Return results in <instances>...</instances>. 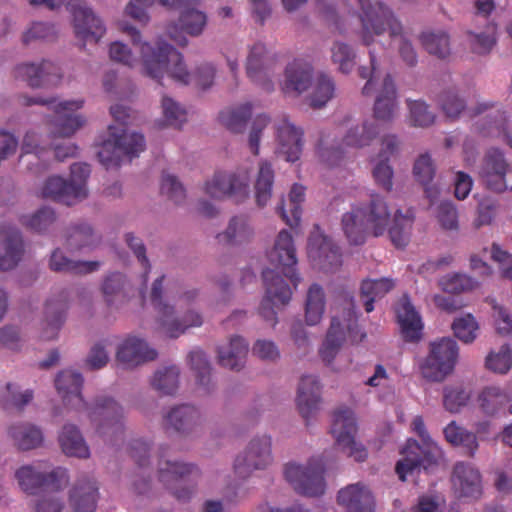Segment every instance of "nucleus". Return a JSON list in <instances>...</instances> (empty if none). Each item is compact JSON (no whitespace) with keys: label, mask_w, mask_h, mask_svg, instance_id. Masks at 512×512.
<instances>
[{"label":"nucleus","mask_w":512,"mask_h":512,"mask_svg":"<svg viewBox=\"0 0 512 512\" xmlns=\"http://www.w3.org/2000/svg\"><path fill=\"white\" fill-rule=\"evenodd\" d=\"M202 423L201 412L192 405H180L170 409L164 416V425L178 432L190 433Z\"/></svg>","instance_id":"36"},{"label":"nucleus","mask_w":512,"mask_h":512,"mask_svg":"<svg viewBox=\"0 0 512 512\" xmlns=\"http://www.w3.org/2000/svg\"><path fill=\"white\" fill-rule=\"evenodd\" d=\"M14 77L26 81L31 87L57 85L63 74L54 62L43 60L40 63H21L14 69Z\"/></svg>","instance_id":"24"},{"label":"nucleus","mask_w":512,"mask_h":512,"mask_svg":"<svg viewBox=\"0 0 512 512\" xmlns=\"http://www.w3.org/2000/svg\"><path fill=\"white\" fill-rule=\"evenodd\" d=\"M262 276L266 293L260 304L259 313L266 321L275 325L277 322L275 308L288 304L292 291L276 271L266 269L263 271Z\"/></svg>","instance_id":"19"},{"label":"nucleus","mask_w":512,"mask_h":512,"mask_svg":"<svg viewBox=\"0 0 512 512\" xmlns=\"http://www.w3.org/2000/svg\"><path fill=\"white\" fill-rule=\"evenodd\" d=\"M478 402L482 412L488 416L505 414L506 407L508 408L507 414L512 415L511 399L499 387L490 386L483 389L478 397Z\"/></svg>","instance_id":"41"},{"label":"nucleus","mask_w":512,"mask_h":512,"mask_svg":"<svg viewBox=\"0 0 512 512\" xmlns=\"http://www.w3.org/2000/svg\"><path fill=\"white\" fill-rule=\"evenodd\" d=\"M440 287L447 293H461L472 291L479 286V283L466 274H447L439 281Z\"/></svg>","instance_id":"62"},{"label":"nucleus","mask_w":512,"mask_h":512,"mask_svg":"<svg viewBox=\"0 0 512 512\" xmlns=\"http://www.w3.org/2000/svg\"><path fill=\"white\" fill-rule=\"evenodd\" d=\"M191 369L195 372L197 383L205 392L211 387V366L206 354L201 350H193L189 354Z\"/></svg>","instance_id":"60"},{"label":"nucleus","mask_w":512,"mask_h":512,"mask_svg":"<svg viewBox=\"0 0 512 512\" xmlns=\"http://www.w3.org/2000/svg\"><path fill=\"white\" fill-rule=\"evenodd\" d=\"M68 295L65 291L51 295L44 304L43 315L39 322L40 338L56 339L66 320Z\"/></svg>","instance_id":"22"},{"label":"nucleus","mask_w":512,"mask_h":512,"mask_svg":"<svg viewBox=\"0 0 512 512\" xmlns=\"http://www.w3.org/2000/svg\"><path fill=\"white\" fill-rule=\"evenodd\" d=\"M325 310V295L321 286L313 284L310 286L305 303V320L310 326L318 324Z\"/></svg>","instance_id":"52"},{"label":"nucleus","mask_w":512,"mask_h":512,"mask_svg":"<svg viewBox=\"0 0 512 512\" xmlns=\"http://www.w3.org/2000/svg\"><path fill=\"white\" fill-rule=\"evenodd\" d=\"M145 148L142 134L128 132L123 128L109 126L107 137L103 140L98 151L99 161L107 168L118 167L136 157Z\"/></svg>","instance_id":"9"},{"label":"nucleus","mask_w":512,"mask_h":512,"mask_svg":"<svg viewBox=\"0 0 512 512\" xmlns=\"http://www.w3.org/2000/svg\"><path fill=\"white\" fill-rule=\"evenodd\" d=\"M395 311L403 338L411 342L419 340L424 325L421 316L406 295L399 299Z\"/></svg>","instance_id":"33"},{"label":"nucleus","mask_w":512,"mask_h":512,"mask_svg":"<svg viewBox=\"0 0 512 512\" xmlns=\"http://www.w3.org/2000/svg\"><path fill=\"white\" fill-rule=\"evenodd\" d=\"M330 53L332 63L341 73L349 74L353 71L357 55L351 45L343 41H335L330 48Z\"/></svg>","instance_id":"58"},{"label":"nucleus","mask_w":512,"mask_h":512,"mask_svg":"<svg viewBox=\"0 0 512 512\" xmlns=\"http://www.w3.org/2000/svg\"><path fill=\"white\" fill-rule=\"evenodd\" d=\"M204 193L214 200L233 199L243 202L250 195V171L239 167L235 171H216L203 185Z\"/></svg>","instance_id":"12"},{"label":"nucleus","mask_w":512,"mask_h":512,"mask_svg":"<svg viewBox=\"0 0 512 512\" xmlns=\"http://www.w3.org/2000/svg\"><path fill=\"white\" fill-rule=\"evenodd\" d=\"M275 55L272 54L263 43H255L250 47L246 61V72L248 77L263 85L266 90L272 89L271 82H264L270 67L275 63Z\"/></svg>","instance_id":"32"},{"label":"nucleus","mask_w":512,"mask_h":512,"mask_svg":"<svg viewBox=\"0 0 512 512\" xmlns=\"http://www.w3.org/2000/svg\"><path fill=\"white\" fill-rule=\"evenodd\" d=\"M443 434L447 442L453 446L463 447L470 456H474L478 450L479 443L476 434L458 425L455 421H451L445 426Z\"/></svg>","instance_id":"48"},{"label":"nucleus","mask_w":512,"mask_h":512,"mask_svg":"<svg viewBox=\"0 0 512 512\" xmlns=\"http://www.w3.org/2000/svg\"><path fill=\"white\" fill-rule=\"evenodd\" d=\"M32 5H44L50 9L61 6L66 0H29ZM67 8L72 15L74 32L77 38L98 42L105 34L102 20L94 14L82 0H67Z\"/></svg>","instance_id":"13"},{"label":"nucleus","mask_w":512,"mask_h":512,"mask_svg":"<svg viewBox=\"0 0 512 512\" xmlns=\"http://www.w3.org/2000/svg\"><path fill=\"white\" fill-rule=\"evenodd\" d=\"M379 135L378 124L371 119L353 123L343 137V144L352 148L370 146Z\"/></svg>","instance_id":"40"},{"label":"nucleus","mask_w":512,"mask_h":512,"mask_svg":"<svg viewBox=\"0 0 512 512\" xmlns=\"http://www.w3.org/2000/svg\"><path fill=\"white\" fill-rule=\"evenodd\" d=\"M118 27L130 37L138 54L127 44L114 41L109 46L112 61L129 68L140 67L142 74L157 82H161L165 76L174 81H188L189 75L182 63V54L176 48L160 37L153 41L144 40L141 32L126 21H120Z\"/></svg>","instance_id":"1"},{"label":"nucleus","mask_w":512,"mask_h":512,"mask_svg":"<svg viewBox=\"0 0 512 512\" xmlns=\"http://www.w3.org/2000/svg\"><path fill=\"white\" fill-rule=\"evenodd\" d=\"M191 4L184 6V10L181 12L179 17V24L170 23L166 27V33L168 37L180 46H186L188 40L185 34L192 37L200 36L206 25L207 15L205 12L198 9H189ZM178 7L177 9H179Z\"/></svg>","instance_id":"25"},{"label":"nucleus","mask_w":512,"mask_h":512,"mask_svg":"<svg viewBox=\"0 0 512 512\" xmlns=\"http://www.w3.org/2000/svg\"><path fill=\"white\" fill-rule=\"evenodd\" d=\"M451 481L453 490L459 497L477 498L481 495V474L470 463H457L454 466Z\"/></svg>","instance_id":"31"},{"label":"nucleus","mask_w":512,"mask_h":512,"mask_svg":"<svg viewBox=\"0 0 512 512\" xmlns=\"http://www.w3.org/2000/svg\"><path fill=\"white\" fill-rule=\"evenodd\" d=\"M454 335L464 343H472L478 336L479 324L471 314L454 319L452 324Z\"/></svg>","instance_id":"64"},{"label":"nucleus","mask_w":512,"mask_h":512,"mask_svg":"<svg viewBox=\"0 0 512 512\" xmlns=\"http://www.w3.org/2000/svg\"><path fill=\"white\" fill-rule=\"evenodd\" d=\"M252 115V105L244 103L234 108L222 111L220 114L221 123L233 133H242L248 119Z\"/></svg>","instance_id":"56"},{"label":"nucleus","mask_w":512,"mask_h":512,"mask_svg":"<svg viewBox=\"0 0 512 512\" xmlns=\"http://www.w3.org/2000/svg\"><path fill=\"white\" fill-rule=\"evenodd\" d=\"M269 261L290 279L296 288L301 281L295 270L297 264L293 238L287 230H282L276 237L273 248L268 252Z\"/></svg>","instance_id":"23"},{"label":"nucleus","mask_w":512,"mask_h":512,"mask_svg":"<svg viewBox=\"0 0 512 512\" xmlns=\"http://www.w3.org/2000/svg\"><path fill=\"white\" fill-rule=\"evenodd\" d=\"M308 257L313 266L323 271H332L341 265L339 248L320 230L314 226L307 247Z\"/></svg>","instance_id":"21"},{"label":"nucleus","mask_w":512,"mask_h":512,"mask_svg":"<svg viewBox=\"0 0 512 512\" xmlns=\"http://www.w3.org/2000/svg\"><path fill=\"white\" fill-rule=\"evenodd\" d=\"M63 453L69 457L89 458L90 448L79 428L74 424H65L58 436Z\"/></svg>","instance_id":"38"},{"label":"nucleus","mask_w":512,"mask_h":512,"mask_svg":"<svg viewBox=\"0 0 512 512\" xmlns=\"http://www.w3.org/2000/svg\"><path fill=\"white\" fill-rule=\"evenodd\" d=\"M421 43L425 50L438 58H446L450 55V38L442 30L426 31L421 34Z\"/></svg>","instance_id":"55"},{"label":"nucleus","mask_w":512,"mask_h":512,"mask_svg":"<svg viewBox=\"0 0 512 512\" xmlns=\"http://www.w3.org/2000/svg\"><path fill=\"white\" fill-rule=\"evenodd\" d=\"M337 503L346 512H374L375 497L364 483L349 484L338 491Z\"/></svg>","instance_id":"27"},{"label":"nucleus","mask_w":512,"mask_h":512,"mask_svg":"<svg viewBox=\"0 0 512 512\" xmlns=\"http://www.w3.org/2000/svg\"><path fill=\"white\" fill-rule=\"evenodd\" d=\"M479 175L484 184L495 192H503L507 189L512 190V165L509 164L504 154L499 149H490L485 154Z\"/></svg>","instance_id":"20"},{"label":"nucleus","mask_w":512,"mask_h":512,"mask_svg":"<svg viewBox=\"0 0 512 512\" xmlns=\"http://www.w3.org/2000/svg\"><path fill=\"white\" fill-rule=\"evenodd\" d=\"M157 351L144 339L129 336L117 348L116 358L125 367L132 368L157 358Z\"/></svg>","instance_id":"30"},{"label":"nucleus","mask_w":512,"mask_h":512,"mask_svg":"<svg viewBox=\"0 0 512 512\" xmlns=\"http://www.w3.org/2000/svg\"><path fill=\"white\" fill-rule=\"evenodd\" d=\"M305 199V188L302 185L294 184L290 190L288 202L283 201L278 207L282 219L290 227H296L301 219V205Z\"/></svg>","instance_id":"45"},{"label":"nucleus","mask_w":512,"mask_h":512,"mask_svg":"<svg viewBox=\"0 0 512 512\" xmlns=\"http://www.w3.org/2000/svg\"><path fill=\"white\" fill-rule=\"evenodd\" d=\"M254 237V227L246 215L233 216L226 229L217 235L220 243L240 246L249 243Z\"/></svg>","instance_id":"37"},{"label":"nucleus","mask_w":512,"mask_h":512,"mask_svg":"<svg viewBox=\"0 0 512 512\" xmlns=\"http://www.w3.org/2000/svg\"><path fill=\"white\" fill-rule=\"evenodd\" d=\"M129 284L121 273L107 276L102 284V293L109 306L119 307L127 301Z\"/></svg>","instance_id":"46"},{"label":"nucleus","mask_w":512,"mask_h":512,"mask_svg":"<svg viewBox=\"0 0 512 512\" xmlns=\"http://www.w3.org/2000/svg\"><path fill=\"white\" fill-rule=\"evenodd\" d=\"M272 462L271 438L262 435L251 439L244 451L237 455L234 471L239 477L246 478L256 470L266 469Z\"/></svg>","instance_id":"18"},{"label":"nucleus","mask_w":512,"mask_h":512,"mask_svg":"<svg viewBox=\"0 0 512 512\" xmlns=\"http://www.w3.org/2000/svg\"><path fill=\"white\" fill-rule=\"evenodd\" d=\"M70 171L69 181L60 176L49 177L40 189L41 197L66 205H72L85 199L88 195L86 182L90 175L89 165L74 163L71 165Z\"/></svg>","instance_id":"10"},{"label":"nucleus","mask_w":512,"mask_h":512,"mask_svg":"<svg viewBox=\"0 0 512 512\" xmlns=\"http://www.w3.org/2000/svg\"><path fill=\"white\" fill-rule=\"evenodd\" d=\"M5 254L0 257V270H9L16 266L23 253V243L18 230L9 228L3 231Z\"/></svg>","instance_id":"49"},{"label":"nucleus","mask_w":512,"mask_h":512,"mask_svg":"<svg viewBox=\"0 0 512 512\" xmlns=\"http://www.w3.org/2000/svg\"><path fill=\"white\" fill-rule=\"evenodd\" d=\"M357 329V315L354 310H348L343 322L338 317H333L331 326L327 332L326 339L320 348V356L326 365L330 366L335 371H341L350 364L351 360L348 357L340 354V347L342 346L346 334L356 339ZM362 334L359 340H362Z\"/></svg>","instance_id":"11"},{"label":"nucleus","mask_w":512,"mask_h":512,"mask_svg":"<svg viewBox=\"0 0 512 512\" xmlns=\"http://www.w3.org/2000/svg\"><path fill=\"white\" fill-rule=\"evenodd\" d=\"M273 183L274 171L271 164L267 161H261L255 181V198L258 206H266L271 199Z\"/></svg>","instance_id":"51"},{"label":"nucleus","mask_w":512,"mask_h":512,"mask_svg":"<svg viewBox=\"0 0 512 512\" xmlns=\"http://www.w3.org/2000/svg\"><path fill=\"white\" fill-rule=\"evenodd\" d=\"M356 430V419L351 409L341 407L334 412L331 434L336 445L349 457L363 461L367 457V451L362 444L355 441Z\"/></svg>","instance_id":"16"},{"label":"nucleus","mask_w":512,"mask_h":512,"mask_svg":"<svg viewBox=\"0 0 512 512\" xmlns=\"http://www.w3.org/2000/svg\"><path fill=\"white\" fill-rule=\"evenodd\" d=\"M98 500V486L93 479L77 481L69 493L71 512H95Z\"/></svg>","instance_id":"35"},{"label":"nucleus","mask_w":512,"mask_h":512,"mask_svg":"<svg viewBox=\"0 0 512 512\" xmlns=\"http://www.w3.org/2000/svg\"><path fill=\"white\" fill-rule=\"evenodd\" d=\"M308 90L309 105L313 108H322L334 97L336 87L330 75L319 73L312 79Z\"/></svg>","instance_id":"42"},{"label":"nucleus","mask_w":512,"mask_h":512,"mask_svg":"<svg viewBox=\"0 0 512 512\" xmlns=\"http://www.w3.org/2000/svg\"><path fill=\"white\" fill-rule=\"evenodd\" d=\"M412 222L413 216L409 211L403 214L398 210L394 214L389 235L396 247H403L408 243Z\"/></svg>","instance_id":"59"},{"label":"nucleus","mask_w":512,"mask_h":512,"mask_svg":"<svg viewBox=\"0 0 512 512\" xmlns=\"http://www.w3.org/2000/svg\"><path fill=\"white\" fill-rule=\"evenodd\" d=\"M395 286L391 278L367 279L361 284V297L364 300L366 312L374 310V301L382 298Z\"/></svg>","instance_id":"50"},{"label":"nucleus","mask_w":512,"mask_h":512,"mask_svg":"<svg viewBox=\"0 0 512 512\" xmlns=\"http://www.w3.org/2000/svg\"><path fill=\"white\" fill-rule=\"evenodd\" d=\"M485 366L494 373L506 374L512 366V347L503 344L497 350H491L485 359Z\"/></svg>","instance_id":"61"},{"label":"nucleus","mask_w":512,"mask_h":512,"mask_svg":"<svg viewBox=\"0 0 512 512\" xmlns=\"http://www.w3.org/2000/svg\"><path fill=\"white\" fill-rule=\"evenodd\" d=\"M312 79V65L302 58H296L285 67L284 78L280 86L285 94H295L298 96L308 91Z\"/></svg>","instance_id":"29"},{"label":"nucleus","mask_w":512,"mask_h":512,"mask_svg":"<svg viewBox=\"0 0 512 512\" xmlns=\"http://www.w3.org/2000/svg\"><path fill=\"white\" fill-rule=\"evenodd\" d=\"M271 124V118L266 113L257 114L249 124L247 143L254 155L259 154L260 142L264 131Z\"/></svg>","instance_id":"63"},{"label":"nucleus","mask_w":512,"mask_h":512,"mask_svg":"<svg viewBox=\"0 0 512 512\" xmlns=\"http://www.w3.org/2000/svg\"><path fill=\"white\" fill-rule=\"evenodd\" d=\"M248 347V343L243 337L231 336L217 347L219 364L230 370L242 369L246 362Z\"/></svg>","instance_id":"34"},{"label":"nucleus","mask_w":512,"mask_h":512,"mask_svg":"<svg viewBox=\"0 0 512 512\" xmlns=\"http://www.w3.org/2000/svg\"><path fill=\"white\" fill-rule=\"evenodd\" d=\"M390 223V212L385 199L377 194L370 195L369 205L352 204L350 211L342 216V230L353 245L363 244L368 232L382 235Z\"/></svg>","instance_id":"4"},{"label":"nucleus","mask_w":512,"mask_h":512,"mask_svg":"<svg viewBox=\"0 0 512 512\" xmlns=\"http://www.w3.org/2000/svg\"><path fill=\"white\" fill-rule=\"evenodd\" d=\"M324 467L321 461L311 460L307 465L288 463L285 467V478L293 488L302 495L315 497L325 491L323 478Z\"/></svg>","instance_id":"17"},{"label":"nucleus","mask_w":512,"mask_h":512,"mask_svg":"<svg viewBox=\"0 0 512 512\" xmlns=\"http://www.w3.org/2000/svg\"><path fill=\"white\" fill-rule=\"evenodd\" d=\"M277 140V153L288 162H295L302 153L303 132L287 118L278 119L274 123Z\"/></svg>","instance_id":"26"},{"label":"nucleus","mask_w":512,"mask_h":512,"mask_svg":"<svg viewBox=\"0 0 512 512\" xmlns=\"http://www.w3.org/2000/svg\"><path fill=\"white\" fill-rule=\"evenodd\" d=\"M458 357V345L451 338H442L431 343L430 352L421 365L423 377L431 381H442L450 374Z\"/></svg>","instance_id":"15"},{"label":"nucleus","mask_w":512,"mask_h":512,"mask_svg":"<svg viewBox=\"0 0 512 512\" xmlns=\"http://www.w3.org/2000/svg\"><path fill=\"white\" fill-rule=\"evenodd\" d=\"M50 268L56 272H71L75 274H86L96 271L100 267L98 261H74L69 259L60 249L52 252Z\"/></svg>","instance_id":"47"},{"label":"nucleus","mask_w":512,"mask_h":512,"mask_svg":"<svg viewBox=\"0 0 512 512\" xmlns=\"http://www.w3.org/2000/svg\"><path fill=\"white\" fill-rule=\"evenodd\" d=\"M15 478L20 488L27 494H36L43 487L60 490L69 481V475L65 468L56 467L49 470L46 462L21 466L16 470Z\"/></svg>","instance_id":"14"},{"label":"nucleus","mask_w":512,"mask_h":512,"mask_svg":"<svg viewBox=\"0 0 512 512\" xmlns=\"http://www.w3.org/2000/svg\"><path fill=\"white\" fill-rule=\"evenodd\" d=\"M179 375L180 370L175 365L161 367L152 376L151 385L162 394H173L179 386Z\"/></svg>","instance_id":"54"},{"label":"nucleus","mask_w":512,"mask_h":512,"mask_svg":"<svg viewBox=\"0 0 512 512\" xmlns=\"http://www.w3.org/2000/svg\"><path fill=\"white\" fill-rule=\"evenodd\" d=\"M8 436L20 450L28 451L38 448L43 443L42 430L28 422H18L8 428Z\"/></svg>","instance_id":"39"},{"label":"nucleus","mask_w":512,"mask_h":512,"mask_svg":"<svg viewBox=\"0 0 512 512\" xmlns=\"http://www.w3.org/2000/svg\"><path fill=\"white\" fill-rule=\"evenodd\" d=\"M98 241L97 235L90 225L83 223L72 227L66 239V245L71 252L89 250Z\"/></svg>","instance_id":"53"},{"label":"nucleus","mask_w":512,"mask_h":512,"mask_svg":"<svg viewBox=\"0 0 512 512\" xmlns=\"http://www.w3.org/2000/svg\"><path fill=\"white\" fill-rule=\"evenodd\" d=\"M370 67L359 68V75L367 82L362 88L364 96H374L373 115L376 120L390 123L399 112L397 88L393 78L388 73H382L373 50H369Z\"/></svg>","instance_id":"5"},{"label":"nucleus","mask_w":512,"mask_h":512,"mask_svg":"<svg viewBox=\"0 0 512 512\" xmlns=\"http://www.w3.org/2000/svg\"><path fill=\"white\" fill-rule=\"evenodd\" d=\"M23 105H42L53 113V116L47 119L50 135L55 138H70L74 136L86 123L87 118L80 113L84 107L83 98L59 99L54 97H21Z\"/></svg>","instance_id":"7"},{"label":"nucleus","mask_w":512,"mask_h":512,"mask_svg":"<svg viewBox=\"0 0 512 512\" xmlns=\"http://www.w3.org/2000/svg\"><path fill=\"white\" fill-rule=\"evenodd\" d=\"M321 384L316 375H303L297 388L296 406L300 415L308 422L320 409Z\"/></svg>","instance_id":"28"},{"label":"nucleus","mask_w":512,"mask_h":512,"mask_svg":"<svg viewBox=\"0 0 512 512\" xmlns=\"http://www.w3.org/2000/svg\"><path fill=\"white\" fill-rule=\"evenodd\" d=\"M436 168L431 156L428 153L421 154L414 163L413 174L416 180L425 186L426 196L430 203L434 204L439 195V189L429 186L435 176Z\"/></svg>","instance_id":"44"},{"label":"nucleus","mask_w":512,"mask_h":512,"mask_svg":"<svg viewBox=\"0 0 512 512\" xmlns=\"http://www.w3.org/2000/svg\"><path fill=\"white\" fill-rule=\"evenodd\" d=\"M164 276L157 278L152 285L150 300L157 312L158 323L161 331L171 338H176L183 334L187 329L200 327L203 324L202 315L190 305L198 296L196 289H186L180 292L176 306L180 309L186 308L185 312L179 317L175 315L174 306L169 305L164 298L163 290Z\"/></svg>","instance_id":"3"},{"label":"nucleus","mask_w":512,"mask_h":512,"mask_svg":"<svg viewBox=\"0 0 512 512\" xmlns=\"http://www.w3.org/2000/svg\"><path fill=\"white\" fill-rule=\"evenodd\" d=\"M412 429L421 438L422 445L409 439L402 449V458L396 465V473L402 481L415 470L428 471L437 466L443 456L441 448L429 436L421 416L413 419Z\"/></svg>","instance_id":"8"},{"label":"nucleus","mask_w":512,"mask_h":512,"mask_svg":"<svg viewBox=\"0 0 512 512\" xmlns=\"http://www.w3.org/2000/svg\"><path fill=\"white\" fill-rule=\"evenodd\" d=\"M158 472L160 480L169 485L171 482L182 484L184 476L198 474V469L192 464L172 462L166 459L162 451L158 454Z\"/></svg>","instance_id":"43"},{"label":"nucleus","mask_w":512,"mask_h":512,"mask_svg":"<svg viewBox=\"0 0 512 512\" xmlns=\"http://www.w3.org/2000/svg\"><path fill=\"white\" fill-rule=\"evenodd\" d=\"M82 375L74 370H63L55 379V387L63 403L80 414H85L102 436L114 437L124 431L123 408L112 398L99 399L90 407L81 395Z\"/></svg>","instance_id":"2"},{"label":"nucleus","mask_w":512,"mask_h":512,"mask_svg":"<svg viewBox=\"0 0 512 512\" xmlns=\"http://www.w3.org/2000/svg\"><path fill=\"white\" fill-rule=\"evenodd\" d=\"M497 25L488 23L483 31H469L467 41L476 54H487L496 44Z\"/></svg>","instance_id":"57"},{"label":"nucleus","mask_w":512,"mask_h":512,"mask_svg":"<svg viewBox=\"0 0 512 512\" xmlns=\"http://www.w3.org/2000/svg\"><path fill=\"white\" fill-rule=\"evenodd\" d=\"M356 3V16L360 23L356 34L364 46L375 44L377 38L385 33L392 39L403 35L404 26L390 6L372 0H356Z\"/></svg>","instance_id":"6"}]
</instances>
